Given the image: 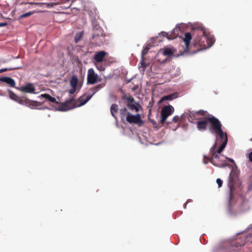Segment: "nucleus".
Returning a JSON list of instances; mask_svg holds the SVG:
<instances>
[{
  "label": "nucleus",
  "mask_w": 252,
  "mask_h": 252,
  "mask_svg": "<svg viewBox=\"0 0 252 252\" xmlns=\"http://www.w3.org/2000/svg\"><path fill=\"white\" fill-rule=\"evenodd\" d=\"M7 25V23H0V27H5Z\"/></svg>",
  "instance_id": "49530a36"
},
{
  "label": "nucleus",
  "mask_w": 252,
  "mask_h": 252,
  "mask_svg": "<svg viewBox=\"0 0 252 252\" xmlns=\"http://www.w3.org/2000/svg\"><path fill=\"white\" fill-rule=\"evenodd\" d=\"M94 33L92 35V39L94 41L95 45L100 46L105 41V34L102 28L97 25L93 27Z\"/></svg>",
  "instance_id": "f03ea898"
},
{
  "label": "nucleus",
  "mask_w": 252,
  "mask_h": 252,
  "mask_svg": "<svg viewBox=\"0 0 252 252\" xmlns=\"http://www.w3.org/2000/svg\"><path fill=\"white\" fill-rule=\"evenodd\" d=\"M59 4H60L59 2L48 3V7L53 6L54 5Z\"/></svg>",
  "instance_id": "37998d69"
},
{
  "label": "nucleus",
  "mask_w": 252,
  "mask_h": 252,
  "mask_svg": "<svg viewBox=\"0 0 252 252\" xmlns=\"http://www.w3.org/2000/svg\"><path fill=\"white\" fill-rule=\"evenodd\" d=\"M208 122L209 121H208V118L205 119L201 118V119L198 121L196 123V126L197 129L199 130H206L207 129V126Z\"/></svg>",
  "instance_id": "9d476101"
},
{
  "label": "nucleus",
  "mask_w": 252,
  "mask_h": 252,
  "mask_svg": "<svg viewBox=\"0 0 252 252\" xmlns=\"http://www.w3.org/2000/svg\"><path fill=\"white\" fill-rule=\"evenodd\" d=\"M9 96L10 98L15 100V101L19 98L18 96H17L16 94H15L14 93H13L11 91H9Z\"/></svg>",
  "instance_id": "7c9ffc66"
},
{
  "label": "nucleus",
  "mask_w": 252,
  "mask_h": 252,
  "mask_svg": "<svg viewBox=\"0 0 252 252\" xmlns=\"http://www.w3.org/2000/svg\"><path fill=\"white\" fill-rule=\"evenodd\" d=\"M189 120L191 123H192L193 121L195 120H199L200 119H201V118H200L199 116L197 115V114L196 113V112L189 111Z\"/></svg>",
  "instance_id": "a211bd4d"
},
{
  "label": "nucleus",
  "mask_w": 252,
  "mask_h": 252,
  "mask_svg": "<svg viewBox=\"0 0 252 252\" xmlns=\"http://www.w3.org/2000/svg\"><path fill=\"white\" fill-rule=\"evenodd\" d=\"M12 69H13V68H7L1 69H0V73H2L3 72H5L8 70H11Z\"/></svg>",
  "instance_id": "a19ab883"
},
{
  "label": "nucleus",
  "mask_w": 252,
  "mask_h": 252,
  "mask_svg": "<svg viewBox=\"0 0 252 252\" xmlns=\"http://www.w3.org/2000/svg\"><path fill=\"white\" fill-rule=\"evenodd\" d=\"M78 83V80L77 77L75 75L72 76L70 81V84L71 87L77 88Z\"/></svg>",
  "instance_id": "aec40b11"
},
{
  "label": "nucleus",
  "mask_w": 252,
  "mask_h": 252,
  "mask_svg": "<svg viewBox=\"0 0 252 252\" xmlns=\"http://www.w3.org/2000/svg\"><path fill=\"white\" fill-rule=\"evenodd\" d=\"M141 66L139 67V69H141V70L144 72L145 71V70L146 67V64L143 61H142L141 62Z\"/></svg>",
  "instance_id": "2f4dec72"
},
{
  "label": "nucleus",
  "mask_w": 252,
  "mask_h": 252,
  "mask_svg": "<svg viewBox=\"0 0 252 252\" xmlns=\"http://www.w3.org/2000/svg\"><path fill=\"white\" fill-rule=\"evenodd\" d=\"M229 180L228 182V188L229 189V202L230 203L231 201L233 199V192L235 189V184L238 178V173L236 170L232 169L229 174Z\"/></svg>",
  "instance_id": "7ed1b4c3"
},
{
  "label": "nucleus",
  "mask_w": 252,
  "mask_h": 252,
  "mask_svg": "<svg viewBox=\"0 0 252 252\" xmlns=\"http://www.w3.org/2000/svg\"><path fill=\"white\" fill-rule=\"evenodd\" d=\"M217 136L219 137L220 140L223 142L225 141V140L227 139V136L226 132H224L222 129L217 131L215 133Z\"/></svg>",
  "instance_id": "6ab92c4d"
},
{
  "label": "nucleus",
  "mask_w": 252,
  "mask_h": 252,
  "mask_svg": "<svg viewBox=\"0 0 252 252\" xmlns=\"http://www.w3.org/2000/svg\"><path fill=\"white\" fill-rule=\"evenodd\" d=\"M191 200H190V199L188 200V201L186 202V203L184 204V208H186L187 203H188L189 202H191Z\"/></svg>",
  "instance_id": "a18cd8bd"
},
{
  "label": "nucleus",
  "mask_w": 252,
  "mask_h": 252,
  "mask_svg": "<svg viewBox=\"0 0 252 252\" xmlns=\"http://www.w3.org/2000/svg\"><path fill=\"white\" fill-rule=\"evenodd\" d=\"M76 0H72V2H71V3L70 4V6H73Z\"/></svg>",
  "instance_id": "8fccbe9b"
},
{
  "label": "nucleus",
  "mask_w": 252,
  "mask_h": 252,
  "mask_svg": "<svg viewBox=\"0 0 252 252\" xmlns=\"http://www.w3.org/2000/svg\"><path fill=\"white\" fill-rule=\"evenodd\" d=\"M93 96V94H90L88 95H86V94H84L81 96L77 100L78 104L77 106H81L84 104H85Z\"/></svg>",
  "instance_id": "f8f14e48"
},
{
  "label": "nucleus",
  "mask_w": 252,
  "mask_h": 252,
  "mask_svg": "<svg viewBox=\"0 0 252 252\" xmlns=\"http://www.w3.org/2000/svg\"><path fill=\"white\" fill-rule=\"evenodd\" d=\"M211 40L209 39L206 36L204 35H200L194 39L192 43L194 47L199 46L202 48H206L210 47L213 44H211Z\"/></svg>",
  "instance_id": "20e7f679"
},
{
  "label": "nucleus",
  "mask_w": 252,
  "mask_h": 252,
  "mask_svg": "<svg viewBox=\"0 0 252 252\" xmlns=\"http://www.w3.org/2000/svg\"><path fill=\"white\" fill-rule=\"evenodd\" d=\"M19 90L25 93H33L35 91V88L32 84L29 83L25 86L20 88Z\"/></svg>",
  "instance_id": "4468645a"
},
{
  "label": "nucleus",
  "mask_w": 252,
  "mask_h": 252,
  "mask_svg": "<svg viewBox=\"0 0 252 252\" xmlns=\"http://www.w3.org/2000/svg\"><path fill=\"white\" fill-rule=\"evenodd\" d=\"M72 9L76 10L77 11H80V8L78 7H73Z\"/></svg>",
  "instance_id": "de8ad7c7"
},
{
  "label": "nucleus",
  "mask_w": 252,
  "mask_h": 252,
  "mask_svg": "<svg viewBox=\"0 0 252 252\" xmlns=\"http://www.w3.org/2000/svg\"><path fill=\"white\" fill-rule=\"evenodd\" d=\"M16 101L21 104H24L29 103L30 100H29L28 99H24L23 98L19 97V98L16 100Z\"/></svg>",
  "instance_id": "bb28decb"
},
{
  "label": "nucleus",
  "mask_w": 252,
  "mask_h": 252,
  "mask_svg": "<svg viewBox=\"0 0 252 252\" xmlns=\"http://www.w3.org/2000/svg\"><path fill=\"white\" fill-rule=\"evenodd\" d=\"M122 99L126 100L128 102V103L135 102L134 98L131 95L127 96L126 95H124L122 96Z\"/></svg>",
  "instance_id": "a878e982"
},
{
  "label": "nucleus",
  "mask_w": 252,
  "mask_h": 252,
  "mask_svg": "<svg viewBox=\"0 0 252 252\" xmlns=\"http://www.w3.org/2000/svg\"><path fill=\"white\" fill-rule=\"evenodd\" d=\"M33 13L31 12H28L26 13H24L20 16V17L22 18L28 17L31 16Z\"/></svg>",
  "instance_id": "f704fd0d"
},
{
  "label": "nucleus",
  "mask_w": 252,
  "mask_h": 252,
  "mask_svg": "<svg viewBox=\"0 0 252 252\" xmlns=\"http://www.w3.org/2000/svg\"><path fill=\"white\" fill-rule=\"evenodd\" d=\"M101 79L95 73L93 68H90L88 70L87 84H94L100 81Z\"/></svg>",
  "instance_id": "1a4fd4ad"
},
{
  "label": "nucleus",
  "mask_w": 252,
  "mask_h": 252,
  "mask_svg": "<svg viewBox=\"0 0 252 252\" xmlns=\"http://www.w3.org/2000/svg\"><path fill=\"white\" fill-rule=\"evenodd\" d=\"M76 107L75 99L72 98L69 100L66 101L64 103H61L58 110L61 111H66L74 108Z\"/></svg>",
  "instance_id": "0eeeda50"
},
{
  "label": "nucleus",
  "mask_w": 252,
  "mask_h": 252,
  "mask_svg": "<svg viewBox=\"0 0 252 252\" xmlns=\"http://www.w3.org/2000/svg\"><path fill=\"white\" fill-rule=\"evenodd\" d=\"M208 121L210 124L209 130L211 132L215 133L222 129V125L220 121L216 117L214 116L209 117L208 118Z\"/></svg>",
  "instance_id": "39448f33"
},
{
  "label": "nucleus",
  "mask_w": 252,
  "mask_h": 252,
  "mask_svg": "<svg viewBox=\"0 0 252 252\" xmlns=\"http://www.w3.org/2000/svg\"><path fill=\"white\" fill-rule=\"evenodd\" d=\"M180 119V117H179L178 116H175L173 118L172 121L175 123H177L179 121Z\"/></svg>",
  "instance_id": "e433bc0d"
},
{
  "label": "nucleus",
  "mask_w": 252,
  "mask_h": 252,
  "mask_svg": "<svg viewBox=\"0 0 252 252\" xmlns=\"http://www.w3.org/2000/svg\"><path fill=\"white\" fill-rule=\"evenodd\" d=\"M41 96L45 98V99H46L47 100H48V101H49L51 102L57 103H58L55 97L51 96L49 94H42Z\"/></svg>",
  "instance_id": "412c9836"
},
{
  "label": "nucleus",
  "mask_w": 252,
  "mask_h": 252,
  "mask_svg": "<svg viewBox=\"0 0 252 252\" xmlns=\"http://www.w3.org/2000/svg\"><path fill=\"white\" fill-rule=\"evenodd\" d=\"M229 161L231 162L234 163V161L233 159L230 158H226Z\"/></svg>",
  "instance_id": "09e8293b"
},
{
  "label": "nucleus",
  "mask_w": 252,
  "mask_h": 252,
  "mask_svg": "<svg viewBox=\"0 0 252 252\" xmlns=\"http://www.w3.org/2000/svg\"><path fill=\"white\" fill-rule=\"evenodd\" d=\"M208 158V157H207V156H204V163L205 164H207V163H208V161H210V160H209V158Z\"/></svg>",
  "instance_id": "4c0bfd02"
},
{
  "label": "nucleus",
  "mask_w": 252,
  "mask_h": 252,
  "mask_svg": "<svg viewBox=\"0 0 252 252\" xmlns=\"http://www.w3.org/2000/svg\"><path fill=\"white\" fill-rule=\"evenodd\" d=\"M126 120L129 124H136L140 126L144 124V122L142 120L140 115L139 114L133 115L130 113H128V115L126 117Z\"/></svg>",
  "instance_id": "6e6552de"
},
{
  "label": "nucleus",
  "mask_w": 252,
  "mask_h": 252,
  "mask_svg": "<svg viewBox=\"0 0 252 252\" xmlns=\"http://www.w3.org/2000/svg\"><path fill=\"white\" fill-rule=\"evenodd\" d=\"M106 85V81L103 82L101 84H98L91 89V90L93 92L92 94L93 96L101 89L104 87Z\"/></svg>",
  "instance_id": "f3484780"
},
{
  "label": "nucleus",
  "mask_w": 252,
  "mask_h": 252,
  "mask_svg": "<svg viewBox=\"0 0 252 252\" xmlns=\"http://www.w3.org/2000/svg\"><path fill=\"white\" fill-rule=\"evenodd\" d=\"M180 31V28H176L171 33L169 34L166 32H161V34L163 36H166L169 39H173L176 38L178 34H179V31Z\"/></svg>",
  "instance_id": "9b49d317"
},
{
  "label": "nucleus",
  "mask_w": 252,
  "mask_h": 252,
  "mask_svg": "<svg viewBox=\"0 0 252 252\" xmlns=\"http://www.w3.org/2000/svg\"><path fill=\"white\" fill-rule=\"evenodd\" d=\"M149 50V48H145L143 51H142V55L143 56H144L145 55H146L148 52Z\"/></svg>",
  "instance_id": "79ce46f5"
},
{
  "label": "nucleus",
  "mask_w": 252,
  "mask_h": 252,
  "mask_svg": "<svg viewBox=\"0 0 252 252\" xmlns=\"http://www.w3.org/2000/svg\"><path fill=\"white\" fill-rule=\"evenodd\" d=\"M83 34V32L77 33L74 37V41L76 43H78L79 41L82 38Z\"/></svg>",
  "instance_id": "c85d7f7f"
},
{
  "label": "nucleus",
  "mask_w": 252,
  "mask_h": 252,
  "mask_svg": "<svg viewBox=\"0 0 252 252\" xmlns=\"http://www.w3.org/2000/svg\"><path fill=\"white\" fill-rule=\"evenodd\" d=\"M16 101L21 104H24L29 103L30 100H29L28 99H24L23 98L19 97V98L16 100Z\"/></svg>",
  "instance_id": "cd10ccee"
},
{
  "label": "nucleus",
  "mask_w": 252,
  "mask_h": 252,
  "mask_svg": "<svg viewBox=\"0 0 252 252\" xmlns=\"http://www.w3.org/2000/svg\"><path fill=\"white\" fill-rule=\"evenodd\" d=\"M228 139H226L225 141H223L221 145L220 146L219 148L217 151H216L217 154H220L221 152L223 150L224 148L225 147L227 143Z\"/></svg>",
  "instance_id": "393cba45"
},
{
  "label": "nucleus",
  "mask_w": 252,
  "mask_h": 252,
  "mask_svg": "<svg viewBox=\"0 0 252 252\" xmlns=\"http://www.w3.org/2000/svg\"><path fill=\"white\" fill-rule=\"evenodd\" d=\"M174 111V108L171 105L165 106L161 110L160 123L164 124L167 118L172 115Z\"/></svg>",
  "instance_id": "423d86ee"
},
{
  "label": "nucleus",
  "mask_w": 252,
  "mask_h": 252,
  "mask_svg": "<svg viewBox=\"0 0 252 252\" xmlns=\"http://www.w3.org/2000/svg\"><path fill=\"white\" fill-rule=\"evenodd\" d=\"M191 38L192 36L189 32L186 33L185 37L183 38V40L185 45V51H188L189 50V46Z\"/></svg>",
  "instance_id": "2eb2a0df"
},
{
  "label": "nucleus",
  "mask_w": 252,
  "mask_h": 252,
  "mask_svg": "<svg viewBox=\"0 0 252 252\" xmlns=\"http://www.w3.org/2000/svg\"><path fill=\"white\" fill-rule=\"evenodd\" d=\"M118 106L116 104H113L111 106V113L112 115L116 118L115 113H117L118 112Z\"/></svg>",
  "instance_id": "4be33fe9"
},
{
  "label": "nucleus",
  "mask_w": 252,
  "mask_h": 252,
  "mask_svg": "<svg viewBox=\"0 0 252 252\" xmlns=\"http://www.w3.org/2000/svg\"><path fill=\"white\" fill-rule=\"evenodd\" d=\"M127 106L130 108L131 110H135L136 111H138L139 109L135 105L134 103H127Z\"/></svg>",
  "instance_id": "c756f323"
},
{
  "label": "nucleus",
  "mask_w": 252,
  "mask_h": 252,
  "mask_svg": "<svg viewBox=\"0 0 252 252\" xmlns=\"http://www.w3.org/2000/svg\"><path fill=\"white\" fill-rule=\"evenodd\" d=\"M163 54L165 56H171L174 54V50L171 48H165Z\"/></svg>",
  "instance_id": "b1692460"
},
{
  "label": "nucleus",
  "mask_w": 252,
  "mask_h": 252,
  "mask_svg": "<svg viewBox=\"0 0 252 252\" xmlns=\"http://www.w3.org/2000/svg\"><path fill=\"white\" fill-rule=\"evenodd\" d=\"M217 145V142H215L210 149V152L211 157L209 158L210 161L215 166L220 168H223L228 166L229 164L225 163L224 161L221 158V154L217 153L216 151Z\"/></svg>",
  "instance_id": "f257e3e1"
},
{
  "label": "nucleus",
  "mask_w": 252,
  "mask_h": 252,
  "mask_svg": "<svg viewBox=\"0 0 252 252\" xmlns=\"http://www.w3.org/2000/svg\"><path fill=\"white\" fill-rule=\"evenodd\" d=\"M216 182L218 185L219 188H220L222 186L223 182L220 179H217L216 180Z\"/></svg>",
  "instance_id": "c9c22d12"
},
{
  "label": "nucleus",
  "mask_w": 252,
  "mask_h": 252,
  "mask_svg": "<svg viewBox=\"0 0 252 252\" xmlns=\"http://www.w3.org/2000/svg\"><path fill=\"white\" fill-rule=\"evenodd\" d=\"M106 54V52L105 51H99L95 54L94 57V59L96 62L99 63L103 61Z\"/></svg>",
  "instance_id": "ddd939ff"
},
{
  "label": "nucleus",
  "mask_w": 252,
  "mask_h": 252,
  "mask_svg": "<svg viewBox=\"0 0 252 252\" xmlns=\"http://www.w3.org/2000/svg\"><path fill=\"white\" fill-rule=\"evenodd\" d=\"M0 81L6 83L11 87L15 86V81L9 77H1L0 78Z\"/></svg>",
  "instance_id": "dca6fc26"
},
{
  "label": "nucleus",
  "mask_w": 252,
  "mask_h": 252,
  "mask_svg": "<svg viewBox=\"0 0 252 252\" xmlns=\"http://www.w3.org/2000/svg\"><path fill=\"white\" fill-rule=\"evenodd\" d=\"M96 66L97 68L100 71H102L104 70V68L101 65L96 64Z\"/></svg>",
  "instance_id": "ea45409f"
},
{
  "label": "nucleus",
  "mask_w": 252,
  "mask_h": 252,
  "mask_svg": "<svg viewBox=\"0 0 252 252\" xmlns=\"http://www.w3.org/2000/svg\"><path fill=\"white\" fill-rule=\"evenodd\" d=\"M251 140L252 141V138L251 139Z\"/></svg>",
  "instance_id": "3c124183"
},
{
  "label": "nucleus",
  "mask_w": 252,
  "mask_h": 252,
  "mask_svg": "<svg viewBox=\"0 0 252 252\" xmlns=\"http://www.w3.org/2000/svg\"><path fill=\"white\" fill-rule=\"evenodd\" d=\"M177 96H178V94L177 93H173V94L163 96L162 98V100H173V99L177 98Z\"/></svg>",
  "instance_id": "5701e85b"
},
{
  "label": "nucleus",
  "mask_w": 252,
  "mask_h": 252,
  "mask_svg": "<svg viewBox=\"0 0 252 252\" xmlns=\"http://www.w3.org/2000/svg\"><path fill=\"white\" fill-rule=\"evenodd\" d=\"M120 113L122 115L124 116L125 114L128 115V113L129 112L127 111V109L126 108H124L120 110Z\"/></svg>",
  "instance_id": "72a5a7b5"
},
{
  "label": "nucleus",
  "mask_w": 252,
  "mask_h": 252,
  "mask_svg": "<svg viewBox=\"0 0 252 252\" xmlns=\"http://www.w3.org/2000/svg\"><path fill=\"white\" fill-rule=\"evenodd\" d=\"M196 112L197 114V115H198L199 116H204L207 113V111H204V110H199L198 111H196Z\"/></svg>",
  "instance_id": "473e14b6"
},
{
  "label": "nucleus",
  "mask_w": 252,
  "mask_h": 252,
  "mask_svg": "<svg viewBox=\"0 0 252 252\" xmlns=\"http://www.w3.org/2000/svg\"><path fill=\"white\" fill-rule=\"evenodd\" d=\"M249 160L252 162V152H250L248 156Z\"/></svg>",
  "instance_id": "c03bdc74"
},
{
  "label": "nucleus",
  "mask_w": 252,
  "mask_h": 252,
  "mask_svg": "<svg viewBox=\"0 0 252 252\" xmlns=\"http://www.w3.org/2000/svg\"><path fill=\"white\" fill-rule=\"evenodd\" d=\"M76 90V88H72L68 91V92L70 94H73Z\"/></svg>",
  "instance_id": "58836bf2"
}]
</instances>
